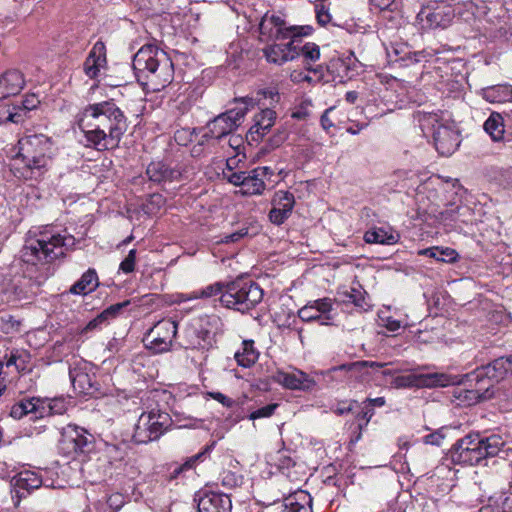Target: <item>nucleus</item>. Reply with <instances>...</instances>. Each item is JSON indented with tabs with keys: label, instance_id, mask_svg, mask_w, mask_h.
Listing matches in <instances>:
<instances>
[{
	"label": "nucleus",
	"instance_id": "obj_38",
	"mask_svg": "<svg viewBox=\"0 0 512 512\" xmlns=\"http://www.w3.org/2000/svg\"><path fill=\"white\" fill-rule=\"evenodd\" d=\"M484 129L494 141L502 140L505 131L502 115L497 112L491 113L484 123Z\"/></svg>",
	"mask_w": 512,
	"mask_h": 512
},
{
	"label": "nucleus",
	"instance_id": "obj_59",
	"mask_svg": "<svg viewBox=\"0 0 512 512\" xmlns=\"http://www.w3.org/2000/svg\"><path fill=\"white\" fill-rule=\"evenodd\" d=\"M290 79L294 83L311 82L312 78L301 70H293L290 74Z\"/></svg>",
	"mask_w": 512,
	"mask_h": 512
},
{
	"label": "nucleus",
	"instance_id": "obj_45",
	"mask_svg": "<svg viewBox=\"0 0 512 512\" xmlns=\"http://www.w3.org/2000/svg\"><path fill=\"white\" fill-rule=\"evenodd\" d=\"M21 124V113L16 111L14 104L4 105L0 108V124Z\"/></svg>",
	"mask_w": 512,
	"mask_h": 512
},
{
	"label": "nucleus",
	"instance_id": "obj_2",
	"mask_svg": "<svg viewBox=\"0 0 512 512\" xmlns=\"http://www.w3.org/2000/svg\"><path fill=\"white\" fill-rule=\"evenodd\" d=\"M132 65L138 81L153 92L161 91L173 80L171 59L153 44L142 46L134 55Z\"/></svg>",
	"mask_w": 512,
	"mask_h": 512
},
{
	"label": "nucleus",
	"instance_id": "obj_19",
	"mask_svg": "<svg viewBox=\"0 0 512 512\" xmlns=\"http://www.w3.org/2000/svg\"><path fill=\"white\" fill-rule=\"evenodd\" d=\"M271 204L272 208L268 214L269 220L275 225H281L291 216L295 205V197L289 191L279 190L275 192Z\"/></svg>",
	"mask_w": 512,
	"mask_h": 512
},
{
	"label": "nucleus",
	"instance_id": "obj_21",
	"mask_svg": "<svg viewBox=\"0 0 512 512\" xmlns=\"http://www.w3.org/2000/svg\"><path fill=\"white\" fill-rule=\"evenodd\" d=\"M304 36L295 37L296 58L301 57L304 68L308 72L320 73V65H316L321 57L320 47L314 42H303Z\"/></svg>",
	"mask_w": 512,
	"mask_h": 512
},
{
	"label": "nucleus",
	"instance_id": "obj_15",
	"mask_svg": "<svg viewBox=\"0 0 512 512\" xmlns=\"http://www.w3.org/2000/svg\"><path fill=\"white\" fill-rule=\"evenodd\" d=\"M89 443L88 433L81 427L69 424L61 431L59 446L67 455L85 452Z\"/></svg>",
	"mask_w": 512,
	"mask_h": 512
},
{
	"label": "nucleus",
	"instance_id": "obj_35",
	"mask_svg": "<svg viewBox=\"0 0 512 512\" xmlns=\"http://www.w3.org/2000/svg\"><path fill=\"white\" fill-rule=\"evenodd\" d=\"M259 353L254 347L252 340H245L242 342L241 350L235 353V359L239 366L249 368L258 360Z\"/></svg>",
	"mask_w": 512,
	"mask_h": 512
},
{
	"label": "nucleus",
	"instance_id": "obj_47",
	"mask_svg": "<svg viewBox=\"0 0 512 512\" xmlns=\"http://www.w3.org/2000/svg\"><path fill=\"white\" fill-rule=\"evenodd\" d=\"M321 315L322 314H319L310 302L307 303L298 311L299 318L305 322L319 321V323L321 324Z\"/></svg>",
	"mask_w": 512,
	"mask_h": 512
},
{
	"label": "nucleus",
	"instance_id": "obj_39",
	"mask_svg": "<svg viewBox=\"0 0 512 512\" xmlns=\"http://www.w3.org/2000/svg\"><path fill=\"white\" fill-rule=\"evenodd\" d=\"M319 314H322L321 325H329L333 320V302L330 298H321L310 302Z\"/></svg>",
	"mask_w": 512,
	"mask_h": 512
},
{
	"label": "nucleus",
	"instance_id": "obj_14",
	"mask_svg": "<svg viewBox=\"0 0 512 512\" xmlns=\"http://www.w3.org/2000/svg\"><path fill=\"white\" fill-rule=\"evenodd\" d=\"M458 383L456 377L446 373H410L393 378L391 385L396 389L446 387Z\"/></svg>",
	"mask_w": 512,
	"mask_h": 512
},
{
	"label": "nucleus",
	"instance_id": "obj_11",
	"mask_svg": "<svg viewBox=\"0 0 512 512\" xmlns=\"http://www.w3.org/2000/svg\"><path fill=\"white\" fill-rule=\"evenodd\" d=\"M314 31L310 25H287L284 18L275 13H265L259 23L260 39L286 40L292 33L312 34Z\"/></svg>",
	"mask_w": 512,
	"mask_h": 512
},
{
	"label": "nucleus",
	"instance_id": "obj_63",
	"mask_svg": "<svg viewBox=\"0 0 512 512\" xmlns=\"http://www.w3.org/2000/svg\"><path fill=\"white\" fill-rule=\"evenodd\" d=\"M370 3L379 10H387L392 7L395 0H370Z\"/></svg>",
	"mask_w": 512,
	"mask_h": 512
},
{
	"label": "nucleus",
	"instance_id": "obj_17",
	"mask_svg": "<svg viewBox=\"0 0 512 512\" xmlns=\"http://www.w3.org/2000/svg\"><path fill=\"white\" fill-rule=\"evenodd\" d=\"M384 365L383 363L374 361H356L332 367L324 372V374L330 376L332 379L346 380L350 383L352 380L360 379L365 368L370 367L378 369L384 367Z\"/></svg>",
	"mask_w": 512,
	"mask_h": 512
},
{
	"label": "nucleus",
	"instance_id": "obj_56",
	"mask_svg": "<svg viewBox=\"0 0 512 512\" xmlns=\"http://www.w3.org/2000/svg\"><path fill=\"white\" fill-rule=\"evenodd\" d=\"M445 438V435L443 434L442 430H437L433 433H430L424 437V443L440 446L443 439Z\"/></svg>",
	"mask_w": 512,
	"mask_h": 512
},
{
	"label": "nucleus",
	"instance_id": "obj_43",
	"mask_svg": "<svg viewBox=\"0 0 512 512\" xmlns=\"http://www.w3.org/2000/svg\"><path fill=\"white\" fill-rule=\"evenodd\" d=\"M40 99L36 94H27L21 104H14L16 111L21 113L22 123L27 119L30 111L36 109Z\"/></svg>",
	"mask_w": 512,
	"mask_h": 512
},
{
	"label": "nucleus",
	"instance_id": "obj_23",
	"mask_svg": "<svg viewBox=\"0 0 512 512\" xmlns=\"http://www.w3.org/2000/svg\"><path fill=\"white\" fill-rule=\"evenodd\" d=\"M276 121V112L270 108L262 109L255 114L253 125L248 131L247 137L254 142H259L268 134Z\"/></svg>",
	"mask_w": 512,
	"mask_h": 512
},
{
	"label": "nucleus",
	"instance_id": "obj_55",
	"mask_svg": "<svg viewBox=\"0 0 512 512\" xmlns=\"http://www.w3.org/2000/svg\"><path fill=\"white\" fill-rule=\"evenodd\" d=\"M380 321L381 325L391 332H396L402 327L401 322L391 316L380 317Z\"/></svg>",
	"mask_w": 512,
	"mask_h": 512
},
{
	"label": "nucleus",
	"instance_id": "obj_8",
	"mask_svg": "<svg viewBox=\"0 0 512 512\" xmlns=\"http://www.w3.org/2000/svg\"><path fill=\"white\" fill-rule=\"evenodd\" d=\"M119 107L111 101H103L86 106L77 117L80 130L83 132L87 146H91L94 136L100 131V127L106 120L114 116Z\"/></svg>",
	"mask_w": 512,
	"mask_h": 512
},
{
	"label": "nucleus",
	"instance_id": "obj_61",
	"mask_svg": "<svg viewBox=\"0 0 512 512\" xmlns=\"http://www.w3.org/2000/svg\"><path fill=\"white\" fill-rule=\"evenodd\" d=\"M107 503L115 511H118L123 505V497L121 494H118V493L113 494L108 498Z\"/></svg>",
	"mask_w": 512,
	"mask_h": 512
},
{
	"label": "nucleus",
	"instance_id": "obj_37",
	"mask_svg": "<svg viewBox=\"0 0 512 512\" xmlns=\"http://www.w3.org/2000/svg\"><path fill=\"white\" fill-rule=\"evenodd\" d=\"M13 481L15 487L28 492L39 488L42 484L38 474L30 470L21 471L13 478Z\"/></svg>",
	"mask_w": 512,
	"mask_h": 512
},
{
	"label": "nucleus",
	"instance_id": "obj_10",
	"mask_svg": "<svg viewBox=\"0 0 512 512\" xmlns=\"http://www.w3.org/2000/svg\"><path fill=\"white\" fill-rule=\"evenodd\" d=\"M455 14L451 0H432L421 8L416 20L424 30L445 29L453 22Z\"/></svg>",
	"mask_w": 512,
	"mask_h": 512
},
{
	"label": "nucleus",
	"instance_id": "obj_42",
	"mask_svg": "<svg viewBox=\"0 0 512 512\" xmlns=\"http://www.w3.org/2000/svg\"><path fill=\"white\" fill-rule=\"evenodd\" d=\"M468 211L469 208L467 206L447 207L439 213V219L443 222H466V219L462 217L465 216Z\"/></svg>",
	"mask_w": 512,
	"mask_h": 512
},
{
	"label": "nucleus",
	"instance_id": "obj_52",
	"mask_svg": "<svg viewBox=\"0 0 512 512\" xmlns=\"http://www.w3.org/2000/svg\"><path fill=\"white\" fill-rule=\"evenodd\" d=\"M247 172L244 171H223V177L231 184L242 188Z\"/></svg>",
	"mask_w": 512,
	"mask_h": 512
},
{
	"label": "nucleus",
	"instance_id": "obj_25",
	"mask_svg": "<svg viewBox=\"0 0 512 512\" xmlns=\"http://www.w3.org/2000/svg\"><path fill=\"white\" fill-rule=\"evenodd\" d=\"M232 502L224 493H205L198 500L199 512H231Z\"/></svg>",
	"mask_w": 512,
	"mask_h": 512
},
{
	"label": "nucleus",
	"instance_id": "obj_18",
	"mask_svg": "<svg viewBox=\"0 0 512 512\" xmlns=\"http://www.w3.org/2000/svg\"><path fill=\"white\" fill-rule=\"evenodd\" d=\"M509 374H512V355L500 357L487 366L478 369L475 374V379L478 382H482L484 378H487L490 384L486 387V390H489L493 383L501 381Z\"/></svg>",
	"mask_w": 512,
	"mask_h": 512
},
{
	"label": "nucleus",
	"instance_id": "obj_30",
	"mask_svg": "<svg viewBox=\"0 0 512 512\" xmlns=\"http://www.w3.org/2000/svg\"><path fill=\"white\" fill-rule=\"evenodd\" d=\"M399 239L400 235L389 227H373L364 234V241L369 244L393 245Z\"/></svg>",
	"mask_w": 512,
	"mask_h": 512
},
{
	"label": "nucleus",
	"instance_id": "obj_32",
	"mask_svg": "<svg viewBox=\"0 0 512 512\" xmlns=\"http://www.w3.org/2000/svg\"><path fill=\"white\" fill-rule=\"evenodd\" d=\"M127 304L128 302H123L111 305L102 311L99 315H97L94 319L89 321L83 329V332L86 333L88 331L101 329L103 326L107 325L111 319L115 318L119 311Z\"/></svg>",
	"mask_w": 512,
	"mask_h": 512
},
{
	"label": "nucleus",
	"instance_id": "obj_29",
	"mask_svg": "<svg viewBox=\"0 0 512 512\" xmlns=\"http://www.w3.org/2000/svg\"><path fill=\"white\" fill-rule=\"evenodd\" d=\"M479 95L493 104L512 102V85L504 83L487 86L479 91Z\"/></svg>",
	"mask_w": 512,
	"mask_h": 512
},
{
	"label": "nucleus",
	"instance_id": "obj_57",
	"mask_svg": "<svg viewBox=\"0 0 512 512\" xmlns=\"http://www.w3.org/2000/svg\"><path fill=\"white\" fill-rule=\"evenodd\" d=\"M353 403V401H341L332 408V411L337 415L347 414L352 410Z\"/></svg>",
	"mask_w": 512,
	"mask_h": 512
},
{
	"label": "nucleus",
	"instance_id": "obj_36",
	"mask_svg": "<svg viewBox=\"0 0 512 512\" xmlns=\"http://www.w3.org/2000/svg\"><path fill=\"white\" fill-rule=\"evenodd\" d=\"M69 404L70 402L64 397L42 399V411L40 412V417L62 415L67 411Z\"/></svg>",
	"mask_w": 512,
	"mask_h": 512
},
{
	"label": "nucleus",
	"instance_id": "obj_6",
	"mask_svg": "<svg viewBox=\"0 0 512 512\" xmlns=\"http://www.w3.org/2000/svg\"><path fill=\"white\" fill-rule=\"evenodd\" d=\"M262 288L249 279L237 278L226 283L222 294V305L235 311L246 313L255 308L263 299Z\"/></svg>",
	"mask_w": 512,
	"mask_h": 512
},
{
	"label": "nucleus",
	"instance_id": "obj_50",
	"mask_svg": "<svg viewBox=\"0 0 512 512\" xmlns=\"http://www.w3.org/2000/svg\"><path fill=\"white\" fill-rule=\"evenodd\" d=\"M165 200L160 194H152L146 204V212L150 214L157 213L163 206Z\"/></svg>",
	"mask_w": 512,
	"mask_h": 512
},
{
	"label": "nucleus",
	"instance_id": "obj_46",
	"mask_svg": "<svg viewBox=\"0 0 512 512\" xmlns=\"http://www.w3.org/2000/svg\"><path fill=\"white\" fill-rule=\"evenodd\" d=\"M449 184L448 181L444 182L440 176H432L430 177L424 184L419 187V192L424 193L427 191H435L438 193L439 191H445L446 186Z\"/></svg>",
	"mask_w": 512,
	"mask_h": 512
},
{
	"label": "nucleus",
	"instance_id": "obj_41",
	"mask_svg": "<svg viewBox=\"0 0 512 512\" xmlns=\"http://www.w3.org/2000/svg\"><path fill=\"white\" fill-rule=\"evenodd\" d=\"M214 446L215 442H212L210 445H206L201 452L190 457L182 466L176 467L171 474V478H176L180 473H182V471L191 469L197 461H202L203 458L210 454Z\"/></svg>",
	"mask_w": 512,
	"mask_h": 512
},
{
	"label": "nucleus",
	"instance_id": "obj_16",
	"mask_svg": "<svg viewBox=\"0 0 512 512\" xmlns=\"http://www.w3.org/2000/svg\"><path fill=\"white\" fill-rule=\"evenodd\" d=\"M311 34L292 33L285 43L273 42L263 48V54L269 63L276 65H283L286 62L296 59L295 52V37L296 36H310Z\"/></svg>",
	"mask_w": 512,
	"mask_h": 512
},
{
	"label": "nucleus",
	"instance_id": "obj_13",
	"mask_svg": "<svg viewBox=\"0 0 512 512\" xmlns=\"http://www.w3.org/2000/svg\"><path fill=\"white\" fill-rule=\"evenodd\" d=\"M178 331L177 323L171 319H162L148 330L143 338L145 347L154 354L171 350Z\"/></svg>",
	"mask_w": 512,
	"mask_h": 512
},
{
	"label": "nucleus",
	"instance_id": "obj_22",
	"mask_svg": "<svg viewBox=\"0 0 512 512\" xmlns=\"http://www.w3.org/2000/svg\"><path fill=\"white\" fill-rule=\"evenodd\" d=\"M275 381L290 390L310 391L316 386L315 380L299 369L291 372L278 371Z\"/></svg>",
	"mask_w": 512,
	"mask_h": 512
},
{
	"label": "nucleus",
	"instance_id": "obj_40",
	"mask_svg": "<svg viewBox=\"0 0 512 512\" xmlns=\"http://www.w3.org/2000/svg\"><path fill=\"white\" fill-rule=\"evenodd\" d=\"M226 290V283L223 282H215L210 284L202 289L193 291L192 297L200 298H212L219 296V300L222 303V294Z\"/></svg>",
	"mask_w": 512,
	"mask_h": 512
},
{
	"label": "nucleus",
	"instance_id": "obj_12",
	"mask_svg": "<svg viewBox=\"0 0 512 512\" xmlns=\"http://www.w3.org/2000/svg\"><path fill=\"white\" fill-rule=\"evenodd\" d=\"M99 129L98 134L93 135L94 141L90 147L98 151L118 147L123 134L127 130V120L122 110L117 109L114 116L109 117Z\"/></svg>",
	"mask_w": 512,
	"mask_h": 512
},
{
	"label": "nucleus",
	"instance_id": "obj_28",
	"mask_svg": "<svg viewBox=\"0 0 512 512\" xmlns=\"http://www.w3.org/2000/svg\"><path fill=\"white\" fill-rule=\"evenodd\" d=\"M208 321V318H199L195 319L184 329V337L186 340L187 348H202L204 347V342L208 336V331L202 328L203 322Z\"/></svg>",
	"mask_w": 512,
	"mask_h": 512
},
{
	"label": "nucleus",
	"instance_id": "obj_51",
	"mask_svg": "<svg viewBox=\"0 0 512 512\" xmlns=\"http://www.w3.org/2000/svg\"><path fill=\"white\" fill-rule=\"evenodd\" d=\"M136 250L131 249L125 259L120 263L119 269L128 274L134 271L136 263Z\"/></svg>",
	"mask_w": 512,
	"mask_h": 512
},
{
	"label": "nucleus",
	"instance_id": "obj_26",
	"mask_svg": "<svg viewBox=\"0 0 512 512\" xmlns=\"http://www.w3.org/2000/svg\"><path fill=\"white\" fill-rule=\"evenodd\" d=\"M271 175L269 167H257L249 172L241 188L244 195H259L265 190V179Z\"/></svg>",
	"mask_w": 512,
	"mask_h": 512
},
{
	"label": "nucleus",
	"instance_id": "obj_7",
	"mask_svg": "<svg viewBox=\"0 0 512 512\" xmlns=\"http://www.w3.org/2000/svg\"><path fill=\"white\" fill-rule=\"evenodd\" d=\"M171 424L170 415L158 407L143 411L135 425L133 440L138 444H147L158 440Z\"/></svg>",
	"mask_w": 512,
	"mask_h": 512
},
{
	"label": "nucleus",
	"instance_id": "obj_5",
	"mask_svg": "<svg viewBox=\"0 0 512 512\" xmlns=\"http://www.w3.org/2000/svg\"><path fill=\"white\" fill-rule=\"evenodd\" d=\"M423 132H431L436 150L442 156L452 155L459 147L460 132L453 121L437 113H418Z\"/></svg>",
	"mask_w": 512,
	"mask_h": 512
},
{
	"label": "nucleus",
	"instance_id": "obj_27",
	"mask_svg": "<svg viewBox=\"0 0 512 512\" xmlns=\"http://www.w3.org/2000/svg\"><path fill=\"white\" fill-rule=\"evenodd\" d=\"M106 65L105 46L101 42L94 44L89 52L84 64L83 70L90 79H96Z\"/></svg>",
	"mask_w": 512,
	"mask_h": 512
},
{
	"label": "nucleus",
	"instance_id": "obj_1",
	"mask_svg": "<svg viewBox=\"0 0 512 512\" xmlns=\"http://www.w3.org/2000/svg\"><path fill=\"white\" fill-rule=\"evenodd\" d=\"M51 145L50 139L43 134L22 137L18 141V152L12 163L15 177L25 181H39L47 171Z\"/></svg>",
	"mask_w": 512,
	"mask_h": 512
},
{
	"label": "nucleus",
	"instance_id": "obj_9",
	"mask_svg": "<svg viewBox=\"0 0 512 512\" xmlns=\"http://www.w3.org/2000/svg\"><path fill=\"white\" fill-rule=\"evenodd\" d=\"M250 106H252L251 98H242L237 101V106L208 122L206 136L221 139L232 134L241 125Z\"/></svg>",
	"mask_w": 512,
	"mask_h": 512
},
{
	"label": "nucleus",
	"instance_id": "obj_31",
	"mask_svg": "<svg viewBox=\"0 0 512 512\" xmlns=\"http://www.w3.org/2000/svg\"><path fill=\"white\" fill-rule=\"evenodd\" d=\"M284 506L286 512H312V497L299 490L284 499Z\"/></svg>",
	"mask_w": 512,
	"mask_h": 512
},
{
	"label": "nucleus",
	"instance_id": "obj_4",
	"mask_svg": "<svg viewBox=\"0 0 512 512\" xmlns=\"http://www.w3.org/2000/svg\"><path fill=\"white\" fill-rule=\"evenodd\" d=\"M505 442L499 434L481 436L468 434L459 439L450 451L451 460L460 465H477L487 457L496 456Z\"/></svg>",
	"mask_w": 512,
	"mask_h": 512
},
{
	"label": "nucleus",
	"instance_id": "obj_53",
	"mask_svg": "<svg viewBox=\"0 0 512 512\" xmlns=\"http://www.w3.org/2000/svg\"><path fill=\"white\" fill-rule=\"evenodd\" d=\"M316 19L319 25L325 26L331 21V15L328 8L320 3L315 5Z\"/></svg>",
	"mask_w": 512,
	"mask_h": 512
},
{
	"label": "nucleus",
	"instance_id": "obj_49",
	"mask_svg": "<svg viewBox=\"0 0 512 512\" xmlns=\"http://www.w3.org/2000/svg\"><path fill=\"white\" fill-rule=\"evenodd\" d=\"M19 403L23 407V410L26 413V415L29 413H36L40 417V412L42 411V399L32 398L22 400Z\"/></svg>",
	"mask_w": 512,
	"mask_h": 512
},
{
	"label": "nucleus",
	"instance_id": "obj_24",
	"mask_svg": "<svg viewBox=\"0 0 512 512\" xmlns=\"http://www.w3.org/2000/svg\"><path fill=\"white\" fill-rule=\"evenodd\" d=\"M25 86L24 75L16 69H10L0 75V100L18 95Z\"/></svg>",
	"mask_w": 512,
	"mask_h": 512
},
{
	"label": "nucleus",
	"instance_id": "obj_34",
	"mask_svg": "<svg viewBox=\"0 0 512 512\" xmlns=\"http://www.w3.org/2000/svg\"><path fill=\"white\" fill-rule=\"evenodd\" d=\"M419 255L435 259L437 262L454 263L459 255L456 250L449 247L433 246L418 251Z\"/></svg>",
	"mask_w": 512,
	"mask_h": 512
},
{
	"label": "nucleus",
	"instance_id": "obj_60",
	"mask_svg": "<svg viewBox=\"0 0 512 512\" xmlns=\"http://www.w3.org/2000/svg\"><path fill=\"white\" fill-rule=\"evenodd\" d=\"M334 110L335 109L333 107H330V108L326 109L325 112L323 113V115L321 116L320 122H321L323 129L326 131L334 126V123H333L332 119L330 118V114H332L334 112Z\"/></svg>",
	"mask_w": 512,
	"mask_h": 512
},
{
	"label": "nucleus",
	"instance_id": "obj_44",
	"mask_svg": "<svg viewBox=\"0 0 512 512\" xmlns=\"http://www.w3.org/2000/svg\"><path fill=\"white\" fill-rule=\"evenodd\" d=\"M69 376L73 387L75 389L79 388L80 392L86 393V391L91 387L89 375L81 372L79 370H70Z\"/></svg>",
	"mask_w": 512,
	"mask_h": 512
},
{
	"label": "nucleus",
	"instance_id": "obj_3",
	"mask_svg": "<svg viewBox=\"0 0 512 512\" xmlns=\"http://www.w3.org/2000/svg\"><path fill=\"white\" fill-rule=\"evenodd\" d=\"M75 243L74 236L67 231L57 232L46 228L26 240L22 249V259L32 265L49 263L64 256Z\"/></svg>",
	"mask_w": 512,
	"mask_h": 512
},
{
	"label": "nucleus",
	"instance_id": "obj_58",
	"mask_svg": "<svg viewBox=\"0 0 512 512\" xmlns=\"http://www.w3.org/2000/svg\"><path fill=\"white\" fill-rule=\"evenodd\" d=\"M210 396L214 400L218 401L223 406L228 407V408L233 407V405L235 404V401L233 399L227 397L226 395H224L220 392H212V393H210Z\"/></svg>",
	"mask_w": 512,
	"mask_h": 512
},
{
	"label": "nucleus",
	"instance_id": "obj_48",
	"mask_svg": "<svg viewBox=\"0 0 512 512\" xmlns=\"http://www.w3.org/2000/svg\"><path fill=\"white\" fill-rule=\"evenodd\" d=\"M277 407L278 404L276 403L268 404L251 412L248 416V419L254 421L260 418H268L274 414Z\"/></svg>",
	"mask_w": 512,
	"mask_h": 512
},
{
	"label": "nucleus",
	"instance_id": "obj_64",
	"mask_svg": "<svg viewBox=\"0 0 512 512\" xmlns=\"http://www.w3.org/2000/svg\"><path fill=\"white\" fill-rule=\"evenodd\" d=\"M245 235H247V230L245 229H242L240 231H237L235 233H231L229 235H226L223 239V241L225 243H232V242H237L238 240H240L242 237H244Z\"/></svg>",
	"mask_w": 512,
	"mask_h": 512
},
{
	"label": "nucleus",
	"instance_id": "obj_20",
	"mask_svg": "<svg viewBox=\"0 0 512 512\" xmlns=\"http://www.w3.org/2000/svg\"><path fill=\"white\" fill-rule=\"evenodd\" d=\"M186 170L170 168L161 161L151 162L146 169V175L151 182L159 185H165L175 181L188 178Z\"/></svg>",
	"mask_w": 512,
	"mask_h": 512
},
{
	"label": "nucleus",
	"instance_id": "obj_33",
	"mask_svg": "<svg viewBox=\"0 0 512 512\" xmlns=\"http://www.w3.org/2000/svg\"><path fill=\"white\" fill-rule=\"evenodd\" d=\"M99 285L98 276L94 269H88L81 278L71 286L70 292L77 295H86L93 292Z\"/></svg>",
	"mask_w": 512,
	"mask_h": 512
},
{
	"label": "nucleus",
	"instance_id": "obj_54",
	"mask_svg": "<svg viewBox=\"0 0 512 512\" xmlns=\"http://www.w3.org/2000/svg\"><path fill=\"white\" fill-rule=\"evenodd\" d=\"M345 301L353 303L355 306L363 308L364 298L362 297V293L360 290L351 289L349 293L346 294Z\"/></svg>",
	"mask_w": 512,
	"mask_h": 512
},
{
	"label": "nucleus",
	"instance_id": "obj_62",
	"mask_svg": "<svg viewBox=\"0 0 512 512\" xmlns=\"http://www.w3.org/2000/svg\"><path fill=\"white\" fill-rule=\"evenodd\" d=\"M20 358H21V355L18 354V352L11 353L10 357L8 358V360L6 362V366L9 367V366L14 365L18 371L24 370L25 366L19 364Z\"/></svg>",
	"mask_w": 512,
	"mask_h": 512
}]
</instances>
